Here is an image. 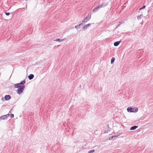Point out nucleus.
Wrapping results in <instances>:
<instances>
[{"mask_svg": "<svg viewBox=\"0 0 153 153\" xmlns=\"http://www.w3.org/2000/svg\"><path fill=\"white\" fill-rule=\"evenodd\" d=\"M127 111L128 112H137L138 111V108L137 107L132 108L131 107H129L127 108Z\"/></svg>", "mask_w": 153, "mask_h": 153, "instance_id": "obj_1", "label": "nucleus"}, {"mask_svg": "<svg viewBox=\"0 0 153 153\" xmlns=\"http://www.w3.org/2000/svg\"><path fill=\"white\" fill-rule=\"evenodd\" d=\"M25 87V85H22L18 88L17 90V93L19 94H21L23 92V91Z\"/></svg>", "mask_w": 153, "mask_h": 153, "instance_id": "obj_2", "label": "nucleus"}, {"mask_svg": "<svg viewBox=\"0 0 153 153\" xmlns=\"http://www.w3.org/2000/svg\"><path fill=\"white\" fill-rule=\"evenodd\" d=\"M26 82L25 80H23L20 83L16 84L14 85V87L15 88H18L20 86H22V85H24L25 83Z\"/></svg>", "mask_w": 153, "mask_h": 153, "instance_id": "obj_3", "label": "nucleus"}, {"mask_svg": "<svg viewBox=\"0 0 153 153\" xmlns=\"http://www.w3.org/2000/svg\"><path fill=\"white\" fill-rule=\"evenodd\" d=\"M103 4H102L100 5L97 6V7H96L95 8H94V9L93 10V11L95 12H97L98 10H99V9L100 8L102 7H103Z\"/></svg>", "mask_w": 153, "mask_h": 153, "instance_id": "obj_4", "label": "nucleus"}, {"mask_svg": "<svg viewBox=\"0 0 153 153\" xmlns=\"http://www.w3.org/2000/svg\"><path fill=\"white\" fill-rule=\"evenodd\" d=\"M91 16L89 17V14L82 21L83 23L86 22L87 21H88L89 20L91 19Z\"/></svg>", "mask_w": 153, "mask_h": 153, "instance_id": "obj_5", "label": "nucleus"}, {"mask_svg": "<svg viewBox=\"0 0 153 153\" xmlns=\"http://www.w3.org/2000/svg\"><path fill=\"white\" fill-rule=\"evenodd\" d=\"M9 116V114H7L6 115H3L1 116L0 117V118L1 120H5L7 118V117Z\"/></svg>", "mask_w": 153, "mask_h": 153, "instance_id": "obj_6", "label": "nucleus"}, {"mask_svg": "<svg viewBox=\"0 0 153 153\" xmlns=\"http://www.w3.org/2000/svg\"><path fill=\"white\" fill-rule=\"evenodd\" d=\"M4 99L5 100H8L11 99V97L9 95H6L5 96Z\"/></svg>", "mask_w": 153, "mask_h": 153, "instance_id": "obj_7", "label": "nucleus"}, {"mask_svg": "<svg viewBox=\"0 0 153 153\" xmlns=\"http://www.w3.org/2000/svg\"><path fill=\"white\" fill-rule=\"evenodd\" d=\"M91 25V24H88L86 25H84L82 28V30H84L85 29H86L87 28H88L89 26H90Z\"/></svg>", "mask_w": 153, "mask_h": 153, "instance_id": "obj_8", "label": "nucleus"}, {"mask_svg": "<svg viewBox=\"0 0 153 153\" xmlns=\"http://www.w3.org/2000/svg\"><path fill=\"white\" fill-rule=\"evenodd\" d=\"M34 76V75L33 74H30V75H29L28 76V79L30 80H31V79H33V78Z\"/></svg>", "mask_w": 153, "mask_h": 153, "instance_id": "obj_9", "label": "nucleus"}, {"mask_svg": "<svg viewBox=\"0 0 153 153\" xmlns=\"http://www.w3.org/2000/svg\"><path fill=\"white\" fill-rule=\"evenodd\" d=\"M138 127V126H133L131 128H130V130H135Z\"/></svg>", "mask_w": 153, "mask_h": 153, "instance_id": "obj_10", "label": "nucleus"}, {"mask_svg": "<svg viewBox=\"0 0 153 153\" xmlns=\"http://www.w3.org/2000/svg\"><path fill=\"white\" fill-rule=\"evenodd\" d=\"M120 42V41H117L115 42L114 43V45L115 46H117L119 45Z\"/></svg>", "mask_w": 153, "mask_h": 153, "instance_id": "obj_11", "label": "nucleus"}, {"mask_svg": "<svg viewBox=\"0 0 153 153\" xmlns=\"http://www.w3.org/2000/svg\"><path fill=\"white\" fill-rule=\"evenodd\" d=\"M64 40V39H56L55 40H54V41H56V42H62Z\"/></svg>", "mask_w": 153, "mask_h": 153, "instance_id": "obj_12", "label": "nucleus"}, {"mask_svg": "<svg viewBox=\"0 0 153 153\" xmlns=\"http://www.w3.org/2000/svg\"><path fill=\"white\" fill-rule=\"evenodd\" d=\"M115 58L114 57H113L111 58V64H113L115 61Z\"/></svg>", "mask_w": 153, "mask_h": 153, "instance_id": "obj_13", "label": "nucleus"}, {"mask_svg": "<svg viewBox=\"0 0 153 153\" xmlns=\"http://www.w3.org/2000/svg\"><path fill=\"white\" fill-rule=\"evenodd\" d=\"M82 25V23H81V24H80L78 25H77L76 26H75V28H76V29H78V28H79V26L81 25Z\"/></svg>", "mask_w": 153, "mask_h": 153, "instance_id": "obj_14", "label": "nucleus"}, {"mask_svg": "<svg viewBox=\"0 0 153 153\" xmlns=\"http://www.w3.org/2000/svg\"><path fill=\"white\" fill-rule=\"evenodd\" d=\"M142 16V14H141L140 16H138L137 17V19L138 20H140L142 18L141 16Z\"/></svg>", "mask_w": 153, "mask_h": 153, "instance_id": "obj_15", "label": "nucleus"}, {"mask_svg": "<svg viewBox=\"0 0 153 153\" xmlns=\"http://www.w3.org/2000/svg\"><path fill=\"white\" fill-rule=\"evenodd\" d=\"M95 150L94 149H92L91 150L88 152V153H93L94 152Z\"/></svg>", "mask_w": 153, "mask_h": 153, "instance_id": "obj_16", "label": "nucleus"}, {"mask_svg": "<svg viewBox=\"0 0 153 153\" xmlns=\"http://www.w3.org/2000/svg\"><path fill=\"white\" fill-rule=\"evenodd\" d=\"M146 7V6L144 5L142 7H141L139 9V10H140L142 9H143V8H144Z\"/></svg>", "mask_w": 153, "mask_h": 153, "instance_id": "obj_17", "label": "nucleus"}, {"mask_svg": "<svg viewBox=\"0 0 153 153\" xmlns=\"http://www.w3.org/2000/svg\"><path fill=\"white\" fill-rule=\"evenodd\" d=\"M119 136V135H115V136H113L112 137H113V138H114L116 137H118Z\"/></svg>", "mask_w": 153, "mask_h": 153, "instance_id": "obj_18", "label": "nucleus"}, {"mask_svg": "<svg viewBox=\"0 0 153 153\" xmlns=\"http://www.w3.org/2000/svg\"><path fill=\"white\" fill-rule=\"evenodd\" d=\"M14 117V115L13 114H11V115H10V117L11 118H13Z\"/></svg>", "mask_w": 153, "mask_h": 153, "instance_id": "obj_19", "label": "nucleus"}, {"mask_svg": "<svg viewBox=\"0 0 153 153\" xmlns=\"http://www.w3.org/2000/svg\"><path fill=\"white\" fill-rule=\"evenodd\" d=\"M5 14L7 16H8L10 15V13H7V12H5Z\"/></svg>", "mask_w": 153, "mask_h": 153, "instance_id": "obj_20", "label": "nucleus"}, {"mask_svg": "<svg viewBox=\"0 0 153 153\" xmlns=\"http://www.w3.org/2000/svg\"><path fill=\"white\" fill-rule=\"evenodd\" d=\"M113 139V137H109V139L110 140H112Z\"/></svg>", "mask_w": 153, "mask_h": 153, "instance_id": "obj_21", "label": "nucleus"}, {"mask_svg": "<svg viewBox=\"0 0 153 153\" xmlns=\"http://www.w3.org/2000/svg\"><path fill=\"white\" fill-rule=\"evenodd\" d=\"M119 24H118L117 26V27H116V28H117V27H118V26H119L121 24H122V22H119Z\"/></svg>", "mask_w": 153, "mask_h": 153, "instance_id": "obj_22", "label": "nucleus"}, {"mask_svg": "<svg viewBox=\"0 0 153 153\" xmlns=\"http://www.w3.org/2000/svg\"><path fill=\"white\" fill-rule=\"evenodd\" d=\"M1 99L2 100L4 101V99L3 97Z\"/></svg>", "mask_w": 153, "mask_h": 153, "instance_id": "obj_23", "label": "nucleus"}, {"mask_svg": "<svg viewBox=\"0 0 153 153\" xmlns=\"http://www.w3.org/2000/svg\"><path fill=\"white\" fill-rule=\"evenodd\" d=\"M10 113H11V112L10 111L9 113L8 114H9V115H10Z\"/></svg>", "mask_w": 153, "mask_h": 153, "instance_id": "obj_24", "label": "nucleus"}, {"mask_svg": "<svg viewBox=\"0 0 153 153\" xmlns=\"http://www.w3.org/2000/svg\"><path fill=\"white\" fill-rule=\"evenodd\" d=\"M108 131H105V133H108Z\"/></svg>", "mask_w": 153, "mask_h": 153, "instance_id": "obj_25", "label": "nucleus"}, {"mask_svg": "<svg viewBox=\"0 0 153 153\" xmlns=\"http://www.w3.org/2000/svg\"><path fill=\"white\" fill-rule=\"evenodd\" d=\"M107 127H108V128H109V126H108Z\"/></svg>", "mask_w": 153, "mask_h": 153, "instance_id": "obj_26", "label": "nucleus"}]
</instances>
